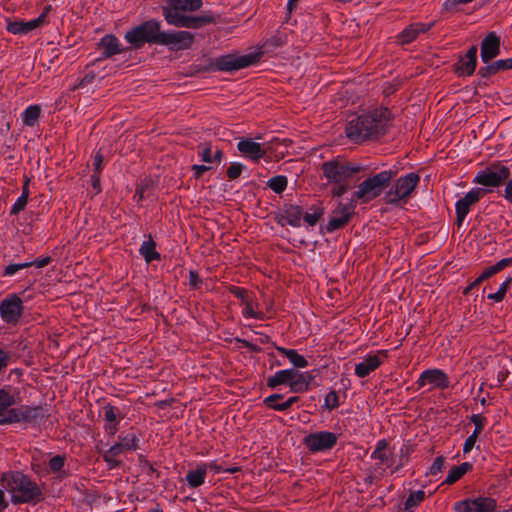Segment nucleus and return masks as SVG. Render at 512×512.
<instances>
[{
  "instance_id": "obj_1",
  "label": "nucleus",
  "mask_w": 512,
  "mask_h": 512,
  "mask_svg": "<svg viewBox=\"0 0 512 512\" xmlns=\"http://www.w3.org/2000/svg\"><path fill=\"white\" fill-rule=\"evenodd\" d=\"M124 39L134 49H141L148 43L178 52L191 49L195 34L187 30H162V21L151 18L126 31Z\"/></svg>"
},
{
  "instance_id": "obj_2",
  "label": "nucleus",
  "mask_w": 512,
  "mask_h": 512,
  "mask_svg": "<svg viewBox=\"0 0 512 512\" xmlns=\"http://www.w3.org/2000/svg\"><path fill=\"white\" fill-rule=\"evenodd\" d=\"M163 2L161 11L168 25L177 28L200 29L217 21V17L211 11H204L199 15L191 14L201 9L202 0H163Z\"/></svg>"
},
{
  "instance_id": "obj_3",
  "label": "nucleus",
  "mask_w": 512,
  "mask_h": 512,
  "mask_svg": "<svg viewBox=\"0 0 512 512\" xmlns=\"http://www.w3.org/2000/svg\"><path fill=\"white\" fill-rule=\"evenodd\" d=\"M392 120L388 108L380 107L353 117L346 124L345 132L354 143H363L383 136Z\"/></svg>"
},
{
  "instance_id": "obj_4",
  "label": "nucleus",
  "mask_w": 512,
  "mask_h": 512,
  "mask_svg": "<svg viewBox=\"0 0 512 512\" xmlns=\"http://www.w3.org/2000/svg\"><path fill=\"white\" fill-rule=\"evenodd\" d=\"M2 483L11 494L14 505L37 502L42 498L38 484L20 471H11L2 475Z\"/></svg>"
},
{
  "instance_id": "obj_5",
  "label": "nucleus",
  "mask_w": 512,
  "mask_h": 512,
  "mask_svg": "<svg viewBox=\"0 0 512 512\" xmlns=\"http://www.w3.org/2000/svg\"><path fill=\"white\" fill-rule=\"evenodd\" d=\"M324 177L329 183H356L367 171L359 162L345 159H331L321 165Z\"/></svg>"
},
{
  "instance_id": "obj_6",
  "label": "nucleus",
  "mask_w": 512,
  "mask_h": 512,
  "mask_svg": "<svg viewBox=\"0 0 512 512\" xmlns=\"http://www.w3.org/2000/svg\"><path fill=\"white\" fill-rule=\"evenodd\" d=\"M396 175L397 170L388 169L367 177L358 185L357 190L353 192L351 201L355 204L357 201L368 203L378 198L390 187L391 181Z\"/></svg>"
},
{
  "instance_id": "obj_7",
  "label": "nucleus",
  "mask_w": 512,
  "mask_h": 512,
  "mask_svg": "<svg viewBox=\"0 0 512 512\" xmlns=\"http://www.w3.org/2000/svg\"><path fill=\"white\" fill-rule=\"evenodd\" d=\"M419 182L420 175L415 172L399 177L385 192L383 198L385 203L393 206L407 204L409 199L413 197Z\"/></svg>"
},
{
  "instance_id": "obj_8",
  "label": "nucleus",
  "mask_w": 512,
  "mask_h": 512,
  "mask_svg": "<svg viewBox=\"0 0 512 512\" xmlns=\"http://www.w3.org/2000/svg\"><path fill=\"white\" fill-rule=\"evenodd\" d=\"M139 443L140 439L135 432L123 431L118 434L117 441L109 449L100 452L109 469H115L121 465L117 457L122 453L138 450Z\"/></svg>"
},
{
  "instance_id": "obj_9",
  "label": "nucleus",
  "mask_w": 512,
  "mask_h": 512,
  "mask_svg": "<svg viewBox=\"0 0 512 512\" xmlns=\"http://www.w3.org/2000/svg\"><path fill=\"white\" fill-rule=\"evenodd\" d=\"M264 51H256L245 55L228 54L215 58L211 65L213 70L234 72L242 68L255 65L260 61Z\"/></svg>"
},
{
  "instance_id": "obj_10",
  "label": "nucleus",
  "mask_w": 512,
  "mask_h": 512,
  "mask_svg": "<svg viewBox=\"0 0 512 512\" xmlns=\"http://www.w3.org/2000/svg\"><path fill=\"white\" fill-rule=\"evenodd\" d=\"M510 174V168L498 162L478 171L473 179V183L484 187L496 188L507 182Z\"/></svg>"
},
{
  "instance_id": "obj_11",
  "label": "nucleus",
  "mask_w": 512,
  "mask_h": 512,
  "mask_svg": "<svg viewBox=\"0 0 512 512\" xmlns=\"http://www.w3.org/2000/svg\"><path fill=\"white\" fill-rule=\"evenodd\" d=\"M337 442L338 435L327 430L311 432L302 440L311 454L327 453L336 446Z\"/></svg>"
},
{
  "instance_id": "obj_12",
  "label": "nucleus",
  "mask_w": 512,
  "mask_h": 512,
  "mask_svg": "<svg viewBox=\"0 0 512 512\" xmlns=\"http://www.w3.org/2000/svg\"><path fill=\"white\" fill-rule=\"evenodd\" d=\"M24 313L22 299L15 293L7 295L0 302V317L8 325L15 326L19 323Z\"/></svg>"
},
{
  "instance_id": "obj_13",
  "label": "nucleus",
  "mask_w": 512,
  "mask_h": 512,
  "mask_svg": "<svg viewBox=\"0 0 512 512\" xmlns=\"http://www.w3.org/2000/svg\"><path fill=\"white\" fill-rule=\"evenodd\" d=\"M486 190L481 188H472L464 197L457 200L455 203L456 211V224L460 228L471 210V207L476 204L481 197L484 196Z\"/></svg>"
},
{
  "instance_id": "obj_14",
  "label": "nucleus",
  "mask_w": 512,
  "mask_h": 512,
  "mask_svg": "<svg viewBox=\"0 0 512 512\" xmlns=\"http://www.w3.org/2000/svg\"><path fill=\"white\" fill-rule=\"evenodd\" d=\"M420 389L426 384L432 385V388L447 389L450 386L448 375L441 369L432 368L424 370L415 382Z\"/></svg>"
},
{
  "instance_id": "obj_15",
  "label": "nucleus",
  "mask_w": 512,
  "mask_h": 512,
  "mask_svg": "<svg viewBox=\"0 0 512 512\" xmlns=\"http://www.w3.org/2000/svg\"><path fill=\"white\" fill-rule=\"evenodd\" d=\"M356 204L351 200L347 204L339 202L335 210L333 211L334 216L330 218L326 225V230L329 233H333L336 230L344 227L350 220Z\"/></svg>"
},
{
  "instance_id": "obj_16",
  "label": "nucleus",
  "mask_w": 512,
  "mask_h": 512,
  "mask_svg": "<svg viewBox=\"0 0 512 512\" xmlns=\"http://www.w3.org/2000/svg\"><path fill=\"white\" fill-rule=\"evenodd\" d=\"M102 413L105 421L103 425L104 432L108 438H112L116 435L124 415L119 407L111 403H106L102 406Z\"/></svg>"
},
{
  "instance_id": "obj_17",
  "label": "nucleus",
  "mask_w": 512,
  "mask_h": 512,
  "mask_svg": "<svg viewBox=\"0 0 512 512\" xmlns=\"http://www.w3.org/2000/svg\"><path fill=\"white\" fill-rule=\"evenodd\" d=\"M387 357V351L379 350L376 354H367L363 361L355 365V375L359 378H365L375 371L383 363V358Z\"/></svg>"
},
{
  "instance_id": "obj_18",
  "label": "nucleus",
  "mask_w": 512,
  "mask_h": 512,
  "mask_svg": "<svg viewBox=\"0 0 512 512\" xmlns=\"http://www.w3.org/2000/svg\"><path fill=\"white\" fill-rule=\"evenodd\" d=\"M303 210L300 206L294 204H284L279 216L276 217L277 224L285 226L286 224L298 228L302 223Z\"/></svg>"
},
{
  "instance_id": "obj_19",
  "label": "nucleus",
  "mask_w": 512,
  "mask_h": 512,
  "mask_svg": "<svg viewBox=\"0 0 512 512\" xmlns=\"http://www.w3.org/2000/svg\"><path fill=\"white\" fill-rule=\"evenodd\" d=\"M500 37L495 32H489L481 41L480 56L483 63L488 64L500 54Z\"/></svg>"
},
{
  "instance_id": "obj_20",
  "label": "nucleus",
  "mask_w": 512,
  "mask_h": 512,
  "mask_svg": "<svg viewBox=\"0 0 512 512\" xmlns=\"http://www.w3.org/2000/svg\"><path fill=\"white\" fill-rule=\"evenodd\" d=\"M98 48L102 50V56L99 60L111 58L114 55L126 53L129 50L128 47H124L120 40L112 34L103 36L98 43Z\"/></svg>"
},
{
  "instance_id": "obj_21",
  "label": "nucleus",
  "mask_w": 512,
  "mask_h": 512,
  "mask_svg": "<svg viewBox=\"0 0 512 512\" xmlns=\"http://www.w3.org/2000/svg\"><path fill=\"white\" fill-rule=\"evenodd\" d=\"M477 52L476 45H472L464 56H461L455 64V71L459 76H471L477 66Z\"/></svg>"
},
{
  "instance_id": "obj_22",
  "label": "nucleus",
  "mask_w": 512,
  "mask_h": 512,
  "mask_svg": "<svg viewBox=\"0 0 512 512\" xmlns=\"http://www.w3.org/2000/svg\"><path fill=\"white\" fill-rule=\"evenodd\" d=\"M237 149L245 157L258 162L261 158L265 157L267 151L262 144L255 142L251 138H243L237 143Z\"/></svg>"
},
{
  "instance_id": "obj_23",
  "label": "nucleus",
  "mask_w": 512,
  "mask_h": 512,
  "mask_svg": "<svg viewBox=\"0 0 512 512\" xmlns=\"http://www.w3.org/2000/svg\"><path fill=\"white\" fill-rule=\"evenodd\" d=\"M21 423L35 426L48 417V411L42 406H20Z\"/></svg>"
},
{
  "instance_id": "obj_24",
  "label": "nucleus",
  "mask_w": 512,
  "mask_h": 512,
  "mask_svg": "<svg viewBox=\"0 0 512 512\" xmlns=\"http://www.w3.org/2000/svg\"><path fill=\"white\" fill-rule=\"evenodd\" d=\"M45 15L42 14L39 17L30 21H13L7 25L8 32L14 35H26L31 31L38 28L44 21Z\"/></svg>"
},
{
  "instance_id": "obj_25",
  "label": "nucleus",
  "mask_w": 512,
  "mask_h": 512,
  "mask_svg": "<svg viewBox=\"0 0 512 512\" xmlns=\"http://www.w3.org/2000/svg\"><path fill=\"white\" fill-rule=\"evenodd\" d=\"M312 372H299L296 369V375L290 383V391L293 393H304L310 390L312 381L314 380Z\"/></svg>"
},
{
  "instance_id": "obj_26",
  "label": "nucleus",
  "mask_w": 512,
  "mask_h": 512,
  "mask_svg": "<svg viewBox=\"0 0 512 512\" xmlns=\"http://www.w3.org/2000/svg\"><path fill=\"white\" fill-rule=\"evenodd\" d=\"M296 375V369L288 368L277 371L266 379V385L270 389H276L280 385L290 386L291 380Z\"/></svg>"
},
{
  "instance_id": "obj_27",
  "label": "nucleus",
  "mask_w": 512,
  "mask_h": 512,
  "mask_svg": "<svg viewBox=\"0 0 512 512\" xmlns=\"http://www.w3.org/2000/svg\"><path fill=\"white\" fill-rule=\"evenodd\" d=\"M388 442L386 439L378 440L374 451L371 453L370 458L374 460L380 461V463L385 464L387 467H393L395 463V459L387 453Z\"/></svg>"
},
{
  "instance_id": "obj_28",
  "label": "nucleus",
  "mask_w": 512,
  "mask_h": 512,
  "mask_svg": "<svg viewBox=\"0 0 512 512\" xmlns=\"http://www.w3.org/2000/svg\"><path fill=\"white\" fill-rule=\"evenodd\" d=\"M273 348H275L280 354L285 356L295 368L302 369L308 367V361L305 359L304 356L300 355L295 349H288L282 346H278L276 343H273Z\"/></svg>"
},
{
  "instance_id": "obj_29",
  "label": "nucleus",
  "mask_w": 512,
  "mask_h": 512,
  "mask_svg": "<svg viewBox=\"0 0 512 512\" xmlns=\"http://www.w3.org/2000/svg\"><path fill=\"white\" fill-rule=\"evenodd\" d=\"M207 476V467L203 466L202 463L197 465L195 469H191L187 472L185 480L190 488H198L205 483Z\"/></svg>"
},
{
  "instance_id": "obj_30",
  "label": "nucleus",
  "mask_w": 512,
  "mask_h": 512,
  "mask_svg": "<svg viewBox=\"0 0 512 512\" xmlns=\"http://www.w3.org/2000/svg\"><path fill=\"white\" fill-rule=\"evenodd\" d=\"M325 213V209L321 204L311 205L306 212H303L302 220L304 221L306 228H313L320 219H322Z\"/></svg>"
},
{
  "instance_id": "obj_31",
  "label": "nucleus",
  "mask_w": 512,
  "mask_h": 512,
  "mask_svg": "<svg viewBox=\"0 0 512 512\" xmlns=\"http://www.w3.org/2000/svg\"><path fill=\"white\" fill-rule=\"evenodd\" d=\"M156 242L153 240L152 236L149 235L148 239L143 241L139 248V254L144 258L147 263H151L152 261L160 260L161 255L156 250Z\"/></svg>"
},
{
  "instance_id": "obj_32",
  "label": "nucleus",
  "mask_w": 512,
  "mask_h": 512,
  "mask_svg": "<svg viewBox=\"0 0 512 512\" xmlns=\"http://www.w3.org/2000/svg\"><path fill=\"white\" fill-rule=\"evenodd\" d=\"M419 30L416 23H412L405 27L397 36V42L401 45H408L417 39Z\"/></svg>"
},
{
  "instance_id": "obj_33",
  "label": "nucleus",
  "mask_w": 512,
  "mask_h": 512,
  "mask_svg": "<svg viewBox=\"0 0 512 512\" xmlns=\"http://www.w3.org/2000/svg\"><path fill=\"white\" fill-rule=\"evenodd\" d=\"M41 114V107L39 105H29L22 113L21 118L24 125L33 127L38 121Z\"/></svg>"
},
{
  "instance_id": "obj_34",
  "label": "nucleus",
  "mask_w": 512,
  "mask_h": 512,
  "mask_svg": "<svg viewBox=\"0 0 512 512\" xmlns=\"http://www.w3.org/2000/svg\"><path fill=\"white\" fill-rule=\"evenodd\" d=\"M472 505L475 507V512H494L497 507V502L491 497H477L471 499Z\"/></svg>"
},
{
  "instance_id": "obj_35",
  "label": "nucleus",
  "mask_w": 512,
  "mask_h": 512,
  "mask_svg": "<svg viewBox=\"0 0 512 512\" xmlns=\"http://www.w3.org/2000/svg\"><path fill=\"white\" fill-rule=\"evenodd\" d=\"M424 499V490L411 491L404 503V512H414Z\"/></svg>"
},
{
  "instance_id": "obj_36",
  "label": "nucleus",
  "mask_w": 512,
  "mask_h": 512,
  "mask_svg": "<svg viewBox=\"0 0 512 512\" xmlns=\"http://www.w3.org/2000/svg\"><path fill=\"white\" fill-rule=\"evenodd\" d=\"M511 265H512V257L503 258L500 261H498L496 264L485 268L480 276L485 281Z\"/></svg>"
},
{
  "instance_id": "obj_37",
  "label": "nucleus",
  "mask_w": 512,
  "mask_h": 512,
  "mask_svg": "<svg viewBox=\"0 0 512 512\" xmlns=\"http://www.w3.org/2000/svg\"><path fill=\"white\" fill-rule=\"evenodd\" d=\"M258 306H259L258 303L254 302L253 299H251V298L248 301H246V303L244 304V308L242 310V315L244 316V318H246V319L253 318V319H257V320H264L265 314L262 311L256 310L258 308Z\"/></svg>"
},
{
  "instance_id": "obj_38",
  "label": "nucleus",
  "mask_w": 512,
  "mask_h": 512,
  "mask_svg": "<svg viewBox=\"0 0 512 512\" xmlns=\"http://www.w3.org/2000/svg\"><path fill=\"white\" fill-rule=\"evenodd\" d=\"M266 185L276 194H282L288 186V178L285 175H276L271 177Z\"/></svg>"
},
{
  "instance_id": "obj_39",
  "label": "nucleus",
  "mask_w": 512,
  "mask_h": 512,
  "mask_svg": "<svg viewBox=\"0 0 512 512\" xmlns=\"http://www.w3.org/2000/svg\"><path fill=\"white\" fill-rule=\"evenodd\" d=\"M20 417V407H10L0 416V425H12L21 423Z\"/></svg>"
},
{
  "instance_id": "obj_40",
  "label": "nucleus",
  "mask_w": 512,
  "mask_h": 512,
  "mask_svg": "<svg viewBox=\"0 0 512 512\" xmlns=\"http://www.w3.org/2000/svg\"><path fill=\"white\" fill-rule=\"evenodd\" d=\"M511 285H512V276H509L506 278V280L504 282H502L500 284L498 291L495 293H490L487 296V298L490 300H493L494 302H497V303L501 302L504 299V297Z\"/></svg>"
},
{
  "instance_id": "obj_41",
  "label": "nucleus",
  "mask_w": 512,
  "mask_h": 512,
  "mask_svg": "<svg viewBox=\"0 0 512 512\" xmlns=\"http://www.w3.org/2000/svg\"><path fill=\"white\" fill-rule=\"evenodd\" d=\"M411 452V447L408 445H403L399 450V459L398 462L395 461L391 472L396 473L400 471L408 462L409 454Z\"/></svg>"
},
{
  "instance_id": "obj_42",
  "label": "nucleus",
  "mask_w": 512,
  "mask_h": 512,
  "mask_svg": "<svg viewBox=\"0 0 512 512\" xmlns=\"http://www.w3.org/2000/svg\"><path fill=\"white\" fill-rule=\"evenodd\" d=\"M15 404L14 396L5 389H0V416L5 412L8 408L12 407Z\"/></svg>"
},
{
  "instance_id": "obj_43",
  "label": "nucleus",
  "mask_w": 512,
  "mask_h": 512,
  "mask_svg": "<svg viewBox=\"0 0 512 512\" xmlns=\"http://www.w3.org/2000/svg\"><path fill=\"white\" fill-rule=\"evenodd\" d=\"M32 266V263H27V262H22V263H10L8 264L1 276L3 277H12L14 276L16 273H18L20 270L22 269H26V268H29Z\"/></svg>"
},
{
  "instance_id": "obj_44",
  "label": "nucleus",
  "mask_w": 512,
  "mask_h": 512,
  "mask_svg": "<svg viewBox=\"0 0 512 512\" xmlns=\"http://www.w3.org/2000/svg\"><path fill=\"white\" fill-rule=\"evenodd\" d=\"M153 186V181L151 179H144L137 187L135 191L134 198L137 202L142 201L146 197V192Z\"/></svg>"
},
{
  "instance_id": "obj_45",
  "label": "nucleus",
  "mask_w": 512,
  "mask_h": 512,
  "mask_svg": "<svg viewBox=\"0 0 512 512\" xmlns=\"http://www.w3.org/2000/svg\"><path fill=\"white\" fill-rule=\"evenodd\" d=\"M247 167L240 162H232L227 169V177L229 180H236Z\"/></svg>"
},
{
  "instance_id": "obj_46",
  "label": "nucleus",
  "mask_w": 512,
  "mask_h": 512,
  "mask_svg": "<svg viewBox=\"0 0 512 512\" xmlns=\"http://www.w3.org/2000/svg\"><path fill=\"white\" fill-rule=\"evenodd\" d=\"M481 433V426L477 425V428L474 429L473 433L467 437L463 444V453L468 454L473 447L475 446V443L477 441L478 435Z\"/></svg>"
},
{
  "instance_id": "obj_47",
  "label": "nucleus",
  "mask_w": 512,
  "mask_h": 512,
  "mask_svg": "<svg viewBox=\"0 0 512 512\" xmlns=\"http://www.w3.org/2000/svg\"><path fill=\"white\" fill-rule=\"evenodd\" d=\"M228 290L233 296L241 301L242 305H244L246 301L250 299L248 291L242 287L232 285L228 288Z\"/></svg>"
},
{
  "instance_id": "obj_48",
  "label": "nucleus",
  "mask_w": 512,
  "mask_h": 512,
  "mask_svg": "<svg viewBox=\"0 0 512 512\" xmlns=\"http://www.w3.org/2000/svg\"><path fill=\"white\" fill-rule=\"evenodd\" d=\"M138 463L143 471H145L149 476L156 474V477H159V472L153 467L152 463L145 458L144 455H138Z\"/></svg>"
},
{
  "instance_id": "obj_49",
  "label": "nucleus",
  "mask_w": 512,
  "mask_h": 512,
  "mask_svg": "<svg viewBox=\"0 0 512 512\" xmlns=\"http://www.w3.org/2000/svg\"><path fill=\"white\" fill-rule=\"evenodd\" d=\"M65 465V457L61 455H56L52 457L49 461V468L53 473H58L62 471Z\"/></svg>"
},
{
  "instance_id": "obj_50",
  "label": "nucleus",
  "mask_w": 512,
  "mask_h": 512,
  "mask_svg": "<svg viewBox=\"0 0 512 512\" xmlns=\"http://www.w3.org/2000/svg\"><path fill=\"white\" fill-rule=\"evenodd\" d=\"M12 359L11 351L0 346V374L6 370Z\"/></svg>"
},
{
  "instance_id": "obj_51",
  "label": "nucleus",
  "mask_w": 512,
  "mask_h": 512,
  "mask_svg": "<svg viewBox=\"0 0 512 512\" xmlns=\"http://www.w3.org/2000/svg\"><path fill=\"white\" fill-rule=\"evenodd\" d=\"M324 406L329 410L336 409L339 406V397L335 391H330L325 396Z\"/></svg>"
},
{
  "instance_id": "obj_52",
  "label": "nucleus",
  "mask_w": 512,
  "mask_h": 512,
  "mask_svg": "<svg viewBox=\"0 0 512 512\" xmlns=\"http://www.w3.org/2000/svg\"><path fill=\"white\" fill-rule=\"evenodd\" d=\"M27 203L28 199L25 198V196L20 195L10 209V215H18L21 211L25 209Z\"/></svg>"
},
{
  "instance_id": "obj_53",
  "label": "nucleus",
  "mask_w": 512,
  "mask_h": 512,
  "mask_svg": "<svg viewBox=\"0 0 512 512\" xmlns=\"http://www.w3.org/2000/svg\"><path fill=\"white\" fill-rule=\"evenodd\" d=\"M495 73L512 69V58L500 59L492 62Z\"/></svg>"
},
{
  "instance_id": "obj_54",
  "label": "nucleus",
  "mask_w": 512,
  "mask_h": 512,
  "mask_svg": "<svg viewBox=\"0 0 512 512\" xmlns=\"http://www.w3.org/2000/svg\"><path fill=\"white\" fill-rule=\"evenodd\" d=\"M284 398L283 394L274 393L264 398L263 403L266 407L275 410V406L279 405V400Z\"/></svg>"
},
{
  "instance_id": "obj_55",
  "label": "nucleus",
  "mask_w": 512,
  "mask_h": 512,
  "mask_svg": "<svg viewBox=\"0 0 512 512\" xmlns=\"http://www.w3.org/2000/svg\"><path fill=\"white\" fill-rule=\"evenodd\" d=\"M334 187L332 188L333 197H341L343 196L354 183H333Z\"/></svg>"
},
{
  "instance_id": "obj_56",
  "label": "nucleus",
  "mask_w": 512,
  "mask_h": 512,
  "mask_svg": "<svg viewBox=\"0 0 512 512\" xmlns=\"http://www.w3.org/2000/svg\"><path fill=\"white\" fill-rule=\"evenodd\" d=\"M95 77L96 75L93 72L86 73L82 78L78 80L77 83H75L73 90L82 89L86 87L94 81Z\"/></svg>"
},
{
  "instance_id": "obj_57",
  "label": "nucleus",
  "mask_w": 512,
  "mask_h": 512,
  "mask_svg": "<svg viewBox=\"0 0 512 512\" xmlns=\"http://www.w3.org/2000/svg\"><path fill=\"white\" fill-rule=\"evenodd\" d=\"M471 505H472L471 499L467 498V499L455 502V504L453 506V510H454V512H473Z\"/></svg>"
},
{
  "instance_id": "obj_58",
  "label": "nucleus",
  "mask_w": 512,
  "mask_h": 512,
  "mask_svg": "<svg viewBox=\"0 0 512 512\" xmlns=\"http://www.w3.org/2000/svg\"><path fill=\"white\" fill-rule=\"evenodd\" d=\"M445 459L442 456L437 457L429 468V474L431 476L438 475L444 467Z\"/></svg>"
},
{
  "instance_id": "obj_59",
  "label": "nucleus",
  "mask_w": 512,
  "mask_h": 512,
  "mask_svg": "<svg viewBox=\"0 0 512 512\" xmlns=\"http://www.w3.org/2000/svg\"><path fill=\"white\" fill-rule=\"evenodd\" d=\"M298 401H299L298 396H291L286 401L281 402L279 405L275 406V411H278V412L288 411Z\"/></svg>"
},
{
  "instance_id": "obj_60",
  "label": "nucleus",
  "mask_w": 512,
  "mask_h": 512,
  "mask_svg": "<svg viewBox=\"0 0 512 512\" xmlns=\"http://www.w3.org/2000/svg\"><path fill=\"white\" fill-rule=\"evenodd\" d=\"M212 169H213L212 166H208V165L194 164L191 166V170L193 172V177L196 180L201 179V177L203 176L204 173H206Z\"/></svg>"
},
{
  "instance_id": "obj_61",
  "label": "nucleus",
  "mask_w": 512,
  "mask_h": 512,
  "mask_svg": "<svg viewBox=\"0 0 512 512\" xmlns=\"http://www.w3.org/2000/svg\"><path fill=\"white\" fill-rule=\"evenodd\" d=\"M461 477H463V474L461 473V471L457 468V466H454L453 468L450 469L444 483L446 484H454L455 482H457Z\"/></svg>"
},
{
  "instance_id": "obj_62",
  "label": "nucleus",
  "mask_w": 512,
  "mask_h": 512,
  "mask_svg": "<svg viewBox=\"0 0 512 512\" xmlns=\"http://www.w3.org/2000/svg\"><path fill=\"white\" fill-rule=\"evenodd\" d=\"M104 168V158L100 152H97L93 159V173L92 174H101Z\"/></svg>"
},
{
  "instance_id": "obj_63",
  "label": "nucleus",
  "mask_w": 512,
  "mask_h": 512,
  "mask_svg": "<svg viewBox=\"0 0 512 512\" xmlns=\"http://www.w3.org/2000/svg\"><path fill=\"white\" fill-rule=\"evenodd\" d=\"M200 160L205 163H212V149L211 146H205L202 150L198 151Z\"/></svg>"
},
{
  "instance_id": "obj_64",
  "label": "nucleus",
  "mask_w": 512,
  "mask_h": 512,
  "mask_svg": "<svg viewBox=\"0 0 512 512\" xmlns=\"http://www.w3.org/2000/svg\"><path fill=\"white\" fill-rule=\"evenodd\" d=\"M503 196L509 203L512 204V179L508 178Z\"/></svg>"
}]
</instances>
